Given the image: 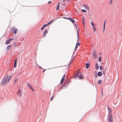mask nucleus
<instances>
[{
	"label": "nucleus",
	"mask_w": 122,
	"mask_h": 122,
	"mask_svg": "<svg viewBox=\"0 0 122 122\" xmlns=\"http://www.w3.org/2000/svg\"><path fill=\"white\" fill-rule=\"evenodd\" d=\"M12 76H9V75L5 76L3 78L1 81V84L4 86L5 85L6 83H8L10 81L11 79Z\"/></svg>",
	"instance_id": "nucleus-1"
},
{
	"label": "nucleus",
	"mask_w": 122,
	"mask_h": 122,
	"mask_svg": "<svg viewBox=\"0 0 122 122\" xmlns=\"http://www.w3.org/2000/svg\"><path fill=\"white\" fill-rule=\"evenodd\" d=\"M77 76L78 78L80 79H83V76L81 75V74L80 72H79L76 74V75H75L74 76V78L76 79Z\"/></svg>",
	"instance_id": "nucleus-2"
},
{
	"label": "nucleus",
	"mask_w": 122,
	"mask_h": 122,
	"mask_svg": "<svg viewBox=\"0 0 122 122\" xmlns=\"http://www.w3.org/2000/svg\"><path fill=\"white\" fill-rule=\"evenodd\" d=\"M108 122H113V117L112 115H110L108 116Z\"/></svg>",
	"instance_id": "nucleus-3"
},
{
	"label": "nucleus",
	"mask_w": 122,
	"mask_h": 122,
	"mask_svg": "<svg viewBox=\"0 0 122 122\" xmlns=\"http://www.w3.org/2000/svg\"><path fill=\"white\" fill-rule=\"evenodd\" d=\"M17 30V29L15 27H14L12 28V33H14V34H16V33Z\"/></svg>",
	"instance_id": "nucleus-4"
},
{
	"label": "nucleus",
	"mask_w": 122,
	"mask_h": 122,
	"mask_svg": "<svg viewBox=\"0 0 122 122\" xmlns=\"http://www.w3.org/2000/svg\"><path fill=\"white\" fill-rule=\"evenodd\" d=\"M17 93L20 96H21L22 95V92L21 90L20 89H19L18 90V91L17 92Z\"/></svg>",
	"instance_id": "nucleus-5"
},
{
	"label": "nucleus",
	"mask_w": 122,
	"mask_h": 122,
	"mask_svg": "<svg viewBox=\"0 0 122 122\" xmlns=\"http://www.w3.org/2000/svg\"><path fill=\"white\" fill-rule=\"evenodd\" d=\"M14 39V38L9 39L6 40L5 42V43L6 45L9 44L11 42V41Z\"/></svg>",
	"instance_id": "nucleus-6"
},
{
	"label": "nucleus",
	"mask_w": 122,
	"mask_h": 122,
	"mask_svg": "<svg viewBox=\"0 0 122 122\" xmlns=\"http://www.w3.org/2000/svg\"><path fill=\"white\" fill-rule=\"evenodd\" d=\"M48 32L47 30V29H46L45 31L43 33V37H45L46 36V34Z\"/></svg>",
	"instance_id": "nucleus-7"
},
{
	"label": "nucleus",
	"mask_w": 122,
	"mask_h": 122,
	"mask_svg": "<svg viewBox=\"0 0 122 122\" xmlns=\"http://www.w3.org/2000/svg\"><path fill=\"white\" fill-rule=\"evenodd\" d=\"M12 46V45H8L7 46L6 48V50L7 51H9L10 50V49L11 47Z\"/></svg>",
	"instance_id": "nucleus-8"
},
{
	"label": "nucleus",
	"mask_w": 122,
	"mask_h": 122,
	"mask_svg": "<svg viewBox=\"0 0 122 122\" xmlns=\"http://www.w3.org/2000/svg\"><path fill=\"white\" fill-rule=\"evenodd\" d=\"M83 6L84 7L86 10H89V8L87 5H83Z\"/></svg>",
	"instance_id": "nucleus-9"
},
{
	"label": "nucleus",
	"mask_w": 122,
	"mask_h": 122,
	"mask_svg": "<svg viewBox=\"0 0 122 122\" xmlns=\"http://www.w3.org/2000/svg\"><path fill=\"white\" fill-rule=\"evenodd\" d=\"M27 85L32 90L33 92L34 91V89L33 88V87L31 85L29 84L28 83H27Z\"/></svg>",
	"instance_id": "nucleus-10"
},
{
	"label": "nucleus",
	"mask_w": 122,
	"mask_h": 122,
	"mask_svg": "<svg viewBox=\"0 0 122 122\" xmlns=\"http://www.w3.org/2000/svg\"><path fill=\"white\" fill-rule=\"evenodd\" d=\"M93 57L95 59H96L98 58V56H97L96 55V54L95 53V52H94L93 53Z\"/></svg>",
	"instance_id": "nucleus-11"
},
{
	"label": "nucleus",
	"mask_w": 122,
	"mask_h": 122,
	"mask_svg": "<svg viewBox=\"0 0 122 122\" xmlns=\"http://www.w3.org/2000/svg\"><path fill=\"white\" fill-rule=\"evenodd\" d=\"M108 109L109 111L108 114L109 115H111L112 113V110L110 108H108Z\"/></svg>",
	"instance_id": "nucleus-12"
},
{
	"label": "nucleus",
	"mask_w": 122,
	"mask_h": 122,
	"mask_svg": "<svg viewBox=\"0 0 122 122\" xmlns=\"http://www.w3.org/2000/svg\"><path fill=\"white\" fill-rule=\"evenodd\" d=\"M68 19L70 20L73 23L75 22V21L72 18H69Z\"/></svg>",
	"instance_id": "nucleus-13"
},
{
	"label": "nucleus",
	"mask_w": 122,
	"mask_h": 122,
	"mask_svg": "<svg viewBox=\"0 0 122 122\" xmlns=\"http://www.w3.org/2000/svg\"><path fill=\"white\" fill-rule=\"evenodd\" d=\"M95 67H96V70H97L98 69L99 66L98 64L97 63H96L95 64Z\"/></svg>",
	"instance_id": "nucleus-14"
},
{
	"label": "nucleus",
	"mask_w": 122,
	"mask_h": 122,
	"mask_svg": "<svg viewBox=\"0 0 122 122\" xmlns=\"http://www.w3.org/2000/svg\"><path fill=\"white\" fill-rule=\"evenodd\" d=\"M102 73L100 71L98 72V76H101L102 75Z\"/></svg>",
	"instance_id": "nucleus-15"
},
{
	"label": "nucleus",
	"mask_w": 122,
	"mask_h": 122,
	"mask_svg": "<svg viewBox=\"0 0 122 122\" xmlns=\"http://www.w3.org/2000/svg\"><path fill=\"white\" fill-rule=\"evenodd\" d=\"M17 59H15L14 61V67L15 68L16 67V63L17 62Z\"/></svg>",
	"instance_id": "nucleus-16"
},
{
	"label": "nucleus",
	"mask_w": 122,
	"mask_h": 122,
	"mask_svg": "<svg viewBox=\"0 0 122 122\" xmlns=\"http://www.w3.org/2000/svg\"><path fill=\"white\" fill-rule=\"evenodd\" d=\"M90 66V64L89 63H86V68L87 69Z\"/></svg>",
	"instance_id": "nucleus-17"
},
{
	"label": "nucleus",
	"mask_w": 122,
	"mask_h": 122,
	"mask_svg": "<svg viewBox=\"0 0 122 122\" xmlns=\"http://www.w3.org/2000/svg\"><path fill=\"white\" fill-rule=\"evenodd\" d=\"M79 29L78 28L77 30V36L78 37V39H77L78 41L79 40Z\"/></svg>",
	"instance_id": "nucleus-18"
},
{
	"label": "nucleus",
	"mask_w": 122,
	"mask_h": 122,
	"mask_svg": "<svg viewBox=\"0 0 122 122\" xmlns=\"http://www.w3.org/2000/svg\"><path fill=\"white\" fill-rule=\"evenodd\" d=\"M91 23L92 25V27H95V25H96L95 23H94L93 22H91Z\"/></svg>",
	"instance_id": "nucleus-19"
},
{
	"label": "nucleus",
	"mask_w": 122,
	"mask_h": 122,
	"mask_svg": "<svg viewBox=\"0 0 122 122\" xmlns=\"http://www.w3.org/2000/svg\"><path fill=\"white\" fill-rule=\"evenodd\" d=\"M82 19H83V22H82L84 24V26L85 25V22L84 21V17L83 16L82 17Z\"/></svg>",
	"instance_id": "nucleus-20"
},
{
	"label": "nucleus",
	"mask_w": 122,
	"mask_h": 122,
	"mask_svg": "<svg viewBox=\"0 0 122 122\" xmlns=\"http://www.w3.org/2000/svg\"><path fill=\"white\" fill-rule=\"evenodd\" d=\"M64 79H64L62 78V79H61V82H60V83L61 84H62V83L63 82L64 80Z\"/></svg>",
	"instance_id": "nucleus-21"
},
{
	"label": "nucleus",
	"mask_w": 122,
	"mask_h": 122,
	"mask_svg": "<svg viewBox=\"0 0 122 122\" xmlns=\"http://www.w3.org/2000/svg\"><path fill=\"white\" fill-rule=\"evenodd\" d=\"M105 22H106V21H105L104 22V25H103V32H104V31H105Z\"/></svg>",
	"instance_id": "nucleus-22"
},
{
	"label": "nucleus",
	"mask_w": 122,
	"mask_h": 122,
	"mask_svg": "<svg viewBox=\"0 0 122 122\" xmlns=\"http://www.w3.org/2000/svg\"><path fill=\"white\" fill-rule=\"evenodd\" d=\"M92 28L93 29V30L94 32L96 31V28L95 26L93 27Z\"/></svg>",
	"instance_id": "nucleus-23"
},
{
	"label": "nucleus",
	"mask_w": 122,
	"mask_h": 122,
	"mask_svg": "<svg viewBox=\"0 0 122 122\" xmlns=\"http://www.w3.org/2000/svg\"><path fill=\"white\" fill-rule=\"evenodd\" d=\"M18 81V79L17 78H15L14 80V83H15L17 82Z\"/></svg>",
	"instance_id": "nucleus-24"
},
{
	"label": "nucleus",
	"mask_w": 122,
	"mask_h": 122,
	"mask_svg": "<svg viewBox=\"0 0 122 122\" xmlns=\"http://www.w3.org/2000/svg\"><path fill=\"white\" fill-rule=\"evenodd\" d=\"M54 20H51L50 22H48V24L49 25L50 24H51L53 22V21Z\"/></svg>",
	"instance_id": "nucleus-25"
},
{
	"label": "nucleus",
	"mask_w": 122,
	"mask_h": 122,
	"mask_svg": "<svg viewBox=\"0 0 122 122\" xmlns=\"http://www.w3.org/2000/svg\"><path fill=\"white\" fill-rule=\"evenodd\" d=\"M102 82L101 80H99L97 82V83L98 84H100Z\"/></svg>",
	"instance_id": "nucleus-26"
},
{
	"label": "nucleus",
	"mask_w": 122,
	"mask_h": 122,
	"mask_svg": "<svg viewBox=\"0 0 122 122\" xmlns=\"http://www.w3.org/2000/svg\"><path fill=\"white\" fill-rule=\"evenodd\" d=\"M113 0H110L109 4L110 5H112V1Z\"/></svg>",
	"instance_id": "nucleus-27"
},
{
	"label": "nucleus",
	"mask_w": 122,
	"mask_h": 122,
	"mask_svg": "<svg viewBox=\"0 0 122 122\" xmlns=\"http://www.w3.org/2000/svg\"><path fill=\"white\" fill-rule=\"evenodd\" d=\"M101 59H102V58H101V57L100 56L99 57V61L100 62H101Z\"/></svg>",
	"instance_id": "nucleus-28"
},
{
	"label": "nucleus",
	"mask_w": 122,
	"mask_h": 122,
	"mask_svg": "<svg viewBox=\"0 0 122 122\" xmlns=\"http://www.w3.org/2000/svg\"><path fill=\"white\" fill-rule=\"evenodd\" d=\"M59 5H57V6L56 10H57L59 9Z\"/></svg>",
	"instance_id": "nucleus-29"
},
{
	"label": "nucleus",
	"mask_w": 122,
	"mask_h": 122,
	"mask_svg": "<svg viewBox=\"0 0 122 122\" xmlns=\"http://www.w3.org/2000/svg\"><path fill=\"white\" fill-rule=\"evenodd\" d=\"M100 69L101 70H102L103 69V66H100Z\"/></svg>",
	"instance_id": "nucleus-30"
},
{
	"label": "nucleus",
	"mask_w": 122,
	"mask_h": 122,
	"mask_svg": "<svg viewBox=\"0 0 122 122\" xmlns=\"http://www.w3.org/2000/svg\"><path fill=\"white\" fill-rule=\"evenodd\" d=\"M49 24L48 23L47 24H45L43 26L45 27L46 26H48L49 25Z\"/></svg>",
	"instance_id": "nucleus-31"
},
{
	"label": "nucleus",
	"mask_w": 122,
	"mask_h": 122,
	"mask_svg": "<svg viewBox=\"0 0 122 122\" xmlns=\"http://www.w3.org/2000/svg\"><path fill=\"white\" fill-rule=\"evenodd\" d=\"M81 11H82V12H86V11L84 10V9H82L81 10Z\"/></svg>",
	"instance_id": "nucleus-32"
},
{
	"label": "nucleus",
	"mask_w": 122,
	"mask_h": 122,
	"mask_svg": "<svg viewBox=\"0 0 122 122\" xmlns=\"http://www.w3.org/2000/svg\"><path fill=\"white\" fill-rule=\"evenodd\" d=\"M77 44H78V42H77V43H76V48H75V50H76V49L77 48Z\"/></svg>",
	"instance_id": "nucleus-33"
},
{
	"label": "nucleus",
	"mask_w": 122,
	"mask_h": 122,
	"mask_svg": "<svg viewBox=\"0 0 122 122\" xmlns=\"http://www.w3.org/2000/svg\"><path fill=\"white\" fill-rule=\"evenodd\" d=\"M45 27L43 25L41 28V30H43Z\"/></svg>",
	"instance_id": "nucleus-34"
},
{
	"label": "nucleus",
	"mask_w": 122,
	"mask_h": 122,
	"mask_svg": "<svg viewBox=\"0 0 122 122\" xmlns=\"http://www.w3.org/2000/svg\"><path fill=\"white\" fill-rule=\"evenodd\" d=\"M65 74H64L63 76H62V78H63V79H65Z\"/></svg>",
	"instance_id": "nucleus-35"
},
{
	"label": "nucleus",
	"mask_w": 122,
	"mask_h": 122,
	"mask_svg": "<svg viewBox=\"0 0 122 122\" xmlns=\"http://www.w3.org/2000/svg\"><path fill=\"white\" fill-rule=\"evenodd\" d=\"M65 74H64L63 76H62V78H63V79H65Z\"/></svg>",
	"instance_id": "nucleus-36"
},
{
	"label": "nucleus",
	"mask_w": 122,
	"mask_h": 122,
	"mask_svg": "<svg viewBox=\"0 0 122 122\" xmlns=\"http://www.w3.org/2000/svg\"><path fill=\"white\" fill-rule=\"evenodd\" d=\"M14 47H16V43H15L14 44Z\"/></svg>",
	"instance_id": "nucleus-37"
},
{
	"label": "nucleus",
	"mask_w": 122,
	"mask_h": 122,
	"mask_svg": "<svg viewBox=\"0 0 122 122\" xmlns=\"http://www.w3.org/2000/svg\"><path fill=\"white\" fill-rule=\"evenodd\" d=\"M38 66H39V68L40 69H42V67H41V66H39L38 65Z\"/></svg>",
	"instance_id": "nucleus-38"
},
{
	"label": "nucleus",
	"mask_w": 122,
	"mask_h": 122,
	"mask_svg": "<svg viewBox=\"0 0 122 122\" xmlns=\"http://www.w3.org/2000/svg\"><path fill=\"white\" fill-rule=\"evenodd\" d=\"M51 3V1H49L48 2V4H50V3Z\"/></svg>",
	"instance_id": "nucleus-39"
},
{
	"label": "nucleus",
	"mask_w": 122,
	"mask_h": 122,
	"mask_svg": "<svg viewBox=\"0 0 122 122\" xmlns=\"http://www.w3.org/2000/svg\"><path fill=\"white\" fill-rule=\"evenodd\" d=\"M53 96H52L51 97V101H52V99H53Z\"/></svg>",
	"instance_id": "nucleus-40"
},
{
	"label": "nucleus",
	"mask_w": 122,
	"mask_h": 122,
	"mask_svg": "<svg viewBox=\"0 0 122 122\" xmlns=\"http://www.w3.org/2000/svg\"><path fill=\"white\" fill-rule=\"evenodd\" d=\"M46 70V69H44L43 71V72L44 73L45 71Z\"/></svg>",
	"instance_id": "nucleus-41"
},
{
	"label": "nucleus",
	"mask_w": 122,
	"mask_h": 122,
	"mask_svg": "<svg viewBox=\"0 0 122 122\" xmlns=\"http://www.w3.org/2000/svg\"><path fill=\"white\" fill-rule=\"evenodd\" d=\"M80 45V43H78V42L77 46H79Z\"/></svg>",
	"instance_id": "nucleus-42"
},
{
	"label": "nucleus",
	"mask_w": 122,
	"mask_h": 122,
	"mask_svg": "<svg viewBox=\"0 0 122 122\" xmlns=\"http://www.w3.org/2000/svg\"><path fill=\"white\" fill-rule=\"evenodd\" d=\"M60 2H59L57 5H60Z\"/></svg>",
	"instance_id": "nucleus-43"
},
{
	"label": "nucleus",
	"mask_w": 122,
	"mask_h": 122,
	"mask_svg": "<svg viewBox=\"0 0 122 122\" xmlns=\"http://www.w3.org/2000/svg\"><path fill=\"white\" fill-rule=\"evenodd\" d=\"M72 60H72V61H71L70 62V64H69V65H70V64L71 63V62H72Z\"/></svg>",
	"instance_id": "nucleus-44"
},
{
	"label": "nucleus",
	"mask_w": 122,
	"mask_h": 122,
	"mask_svg": "<svg viewBox=\"0 0 122 122\" xmlns=\"http://www.w3.org/2000/svg\"><path fill=\"white\" fill-rule=\"evenodd\" d=\"M75 26H76V28H77V26L76 25V24H75Z\"/></svg>",
	"instance_id": "nucleus-45"
},
{
	"label": "nucleus",
	"mask_w": 122,
	"mask_h": 122,
	"mask_svg": "<svg viewBox=\"0 0 122 122\" xmlns=\"http://www.w3.org/2000/svg\"><path fill=\"white\" fill-rule=\"evenodd\" d=\"M64 18L65 19H68V18H67V17H64Z\"/></svg>",
	"instance_id": "nucleus-46"
},
{
	"label": "nucleus",
	"mask_w": 122,
	"mask_h": 122,
	"mask_svg": "<svg viewBox=\"0 0 122 122\" xmlns=\"http://www.w3.org/2000/svg\"><path fill=\"white\" fill-rule=\"evenodd\" d=\"M66 1V0H63V2L65 1Z\"/></svg>",
	"instance_id": "nucleus-47"
},
{
	"label": "nucleus",
	"mask_w": 122,
	"mask_h": 122,
	"mask_svg": "<svg viewBox=\"0 0 122 122\" xmlns=\"http://www.w3.org/2000/svg\"><path fill=\"white\" fill-rule=\"evenodd\" d=\"M105 71H103V73L104 75H105Z\"/></svg>",
	"instance_id": "nucleus-48"
},
{
	"label": "nucleus",
	"mask_w": 122,
	"mask_h": 122,
	"mask_svg": "<svg viewBox=\"0 0 122 122\" xmlns=\"http://www.w3.org/2000/svg\"><path fill=\"white\" fill-rule=\"evenodd\" d=\"M65 4H63V6H65Z\"/></svg>",
	"instance_id": "nucleus-49"
},
{
	"label": "nucleus",
	"mask_w": 122,
	"mask_h": 122,
	"mask_svg": "<svg viewBox=\"0 0 122 122\" xmlns=\"http://www.w3.org/2000/svg\"><path fill=\"white\" fill-rule=\"evenodd\" d=\"M70 0H67V1H70Z\"/></svg>",
	"instance_id": "nucleus-50"
},
{
	"label": "nucleus",
	"mask_w": 122,
	"mask_h": 122,
	"mask_svg": "<svg viewBox=\"0 0 122 122\" xmlns=\"http://www.w3.org/2000/svg\"><path fill=\"white\" fill-rule=\"evenodd\" d=\"M97 76H96V77H97Z\"/></svg>",
	"instance_id": "nucleus-51"
}]
</instances>
